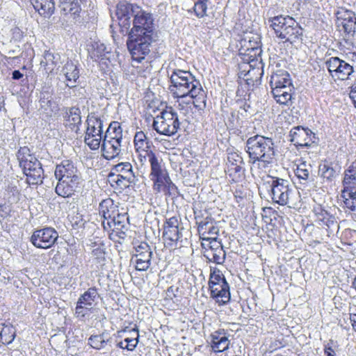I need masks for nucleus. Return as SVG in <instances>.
<instances>
[{
	"label": "nucleus",
	"mask_w": 356,
	"mask_h": 356,
	"mask_svg": "<svg viewBox=\"0 0 356 356\" xmlns=\"http://www.w3.org/2000/svg\"><path fill=\"white\" fill-rule=\"evenodd\" d=\"M98 296L97 291L95 287L89 288L83 294L81 295L77 302L93 309Z\"/></svg>",
	"instance_id": "32"
},
{
	"label": "nucleus",
	"mask_w": 356,
	"mask_h": 356,
	"mask_svg": "<svg viewBox=\"0 0 356 356\" xmlns=\"http://www.w3.org/2000/svg\"><path fill=\"white\" fill-rule=\"evenodd\" d=\"M54 175L58 180L55 188L56 194L63 197H69L78 191L81 177L74 163L70 160H64L56 165Z\"/></svg>",
	"instance_id": "3"
},
{
	"label": "nucleus",
	"mask_w": 356,
	"mask_h": 356,
	"mask_svg": "<svg viewBox=\"0 0 356 356\" xmlns=\"http://www.w3.org/2000/svg\"><path fill=\"white\" fill-rule=\"evenodd\" d=\"M105 248L104 245L102 243L95 244L92 250V257L98 262H102L105 259Z\"/></svg>",
	"instance_id": "44"
},
{
	"label": "nucleus",
	"mask_w": 356,
	"mask_h": 356,
	"mask_svg": "<svg viewBox=\"0 0 356 356\" xmlns=\"http://www.w3.org/2000/svg\"><path fill=\"white\" fill-rule=\"evenodd\" d=\"M225 281H226L225 276L220 270H213L210 274L209 281V286L212 285L220 284V283H225Z\"/></svg>",
	"instance_id": "48"
},
{
	"label": "nucleus",
	"mask_w": 356,
	"mask_h": 356,
	"mask_svg": "<svg viewBox=\"0 0 356 356\" xmlns=\"http://www.w3.org/2000/svg\"><path fill=\"white\" fill-rule=\"evenodd\" d=\"M193 10L197 17H203L207 15V4L197 0L193 6Z\"/></svg>",
	"instance_id": "51"
},
{
	"label": "nucleus",
	"mask_w": 356,
	"mask_h": 356,
	"mask_svg": "<svg viewBox=\"0 0 356 356\" xmlns=\"http://www.w3.org/2000/svg\"><path fill=\"white\" fill-rule=\"evenodd\" d=\"M340 61L341 59L338 57H331L325 62L329 73L333 78H334V74H336V71L339 67Z\"/></svg>",
	"instance_id": "46"
},
{
	"label": "nucleus",
	"mask_w": 356,
	"mask_h": 356,
	"mask_svg": "<svg viewBox=\"0 0 356 356\" xmlns=\"http://www.w3.org/2000/svg\"><path fill=\"white\" fill-rule=\"evenodd\" d=\"M58 238V233L54 228L44 227L34 231L31 242L37 248L47 249L51 248Z\"/></svg>",
	"instance_id": "11"
},
{
	"label": "nucleus",
	"mask_w": 356,
	"mask_h": 356,
	"mask_svg": "<svg viewBox=\"0 0 356 356\" xmlns=\"http://www.w3.org/2000/svg\"><path fill=\"white\" fill-rule=\"evenodd\" d=\"M163 238L169 246L177 247L182 238L184 227L180 226V220L177 217L167 218L163 226Z\"/></svg>",
	"instance_id": "12"
},
{
	"label": "nucleus",
	"mask_w": 356,
	"mask_h": 356,
	"mask_svg": "<svg viewBox=\"0 0 356 356\" xmlns=\"http://www.w3.org/2000/svg\"><path fill=\"white\" fill-rule=\"evenodd\" d=\"M170 90L173 96L184 98L187 96L195 98L202 93V86L192 73L187 70L175 69L170 75Z\"/></svg>",
	"instance_id": "4"
},
{
	"label": "nucleus",
	"mask_w": 356,
	"mask_h": 356,
	"mask_svg": "<svg viewBox=\"0 0 356 356\" xmlns=\"http://www.w3.org/2000/svg\"><path fill=\"white\" fill-rule=\"evenodd\" d=\"M101 145L102 156L106 160H111L117 157L121 152V143L116 140L103 139Z\"/></svg>",
	"instance_id": "23"
},
{
	"label": "nucleus",
	"mask_w": 356,
	"mask_h": 356,
	"mask_svg": "<svg viewBox=\"0 0 356 356\" xmlns=\"http://www.w3.org/2000/svg\"><path fill=\"white\" fill-rule=\"evenodd\" d=\"M0 337L3 343L9 344L12 343L15 337L14 328L6 326L0 332Z\"/></svg>",
	"instance_id": "38"
},
{
	"label": "nucleus",
	"mask_w": 356,
	"mask_h": 356,
	"mask_svg": "<svg viewBox=\"0 0 356 356\" xmlns=\"http://www.w3.org/2000/svg\"><path fill=\"white\" fill-rule=\"evenodd\" d=\"M211 297L216 299L217 302L222 304L228 302L230 300L229 286L227 281L225 283H220L209 286Z\"/></svg>",
	"instance_id": "21"
},
{
	"label": "nucleus",
	"mask_w": 356,
	"mask_h": 356,
	"mask_svg": "<svg viewBox=\"0 0 356 356\" xmlns=\"http://www.w3.org/2000/svg\"><path fill=\"white\" fill-rule=\"evenodd\" d=\"M136 153L138 163L141 167L145 165L148 161L151 168L154 163L161 159L150 149L136 150Z\"/></svg>",
	"instance_id": "28"
},
{
	"label": "nucleus",
	"mask_w": 356,
	"mask_h": 356,
	"mask_svg": "<svg viewBox=\"0 0 356 356\" xmlns=\"http://www.w3.org/2000/svg\"><path fill=\"white\" fill-rule=\"evenodd\" d=\"M245 149L252 164L259 163L266 167L275 161V145L271 138L259 134L251 136L246 140Z\"/></svg>",
	"instance_id": "2"
},
{
	"label": "nucleus",
	"mask_w": 356,
	"mask_h": 356,
	"mask_svg": "<svg viewBox=\"0 0 356 356\" xmlns=\"http://www.w3.org/2000/svg\"><path fill=\"white\" fill-rule=\"evenodd\" d=\"M60 3L64 15L70 13L74 18L79 17L81 8L78 0H60Z\"/></svg>",
	"instance_id": "29"
},
{
	"label": "nucleus",
	"mask_w": 356,
	"mask_h": 356,
	"mask_svg": "<svg viewBox=\"0 0 356 356\" xmlns=\"http://www.w3.org/2000/svg\"><path fill=\"white\" fill-rule=\"evenodd\" d=\"M140 8V7L129 3L125 1H120L117 4L115 16L118 20L120 33L123 35H127L131 27V16L134 17Z\"/></svg>",
	"instance_id": "9"
},
{
	"label": "nucleus",
	"mask_w": 356,
	"mask_h": 356,
	"mask_svg": "<svg viewBox=\"0 0 356 356\" xmlns=\"http://www.w3.org/2000/svg\"><path fill=\"white\" fill-rule=\"evenodd\" d=\"M65 119V127L70 128L76 133L79 130L81 124V111L78 107H71L66 110Z\"/></svg>",
	"instance_id": "20"
},
{
	"label": "nucleus",
	"mask_w": 356,
	"mask_h": 356,
	"mask_svg": "<svg viewBox=\"0 0 356 356\" xmlns=\"http://www.w3.org/2000/svg\"><path fill=\"white\" fill-rule=\"evenodd\" d=\"M350 98L352 99L353 103L356 108V83H355L350 87V91L349 93Z\"/></svg>",
	"instance_id": "61"
},
{
	"label": "nucleus",
	"mask_w": 356,
	"mask_h": 356,
	"mask_svg": "<svg viewBox=\"0 0 356 356\" xmlns=\"http://www.w3.org/2000/svg\"><path fill=\"white\" fill-rule=\"evenodd\" d=\"M200 238L209 242L211 252L223 248L221 241L218 240L217 236H200Z\"/></svg>",
	"instance_id": "47"
},
{
	"label": "nucleus",
	"mask_w": 356,
	"mask_h": 356,
	"mask_svg": "<svg viewBox=\"0 0 356 356\" xmlns=\"http://www.w3.org/2000/svg\"><path fill=\"white\" fill-rule=\"evenodd\" d=\"M103 139L122 143V129L118 122H113L110 124Z\"/></svg>",
	"instance_id": "31"
},
{
	"label": "nucleus",
	"mask_w": 356,
	"mask_h": 356,
	"mask_svg": "<svg viewBox=\"0 0 356 356\" xmlns=\"http://www.w3.org/2000/svg\"><path fill=\"white\" fill-rule=\"evenodd\" d=\"M99 214L104 218L103 220L108 222L113 220V216L117 213L118 207L111 199L104 200L99 206Z\"/></svg>",
	"instance_id": "26"
},
{
	"label": "nucleus",
	"mask_w": 356,
	"mask_h": 356,
	"mask_svg": "<svg viewBox=\"0 0 356 356\" xmlns=\"http://www.w3.org/2000/svg\"><path fill=\"white\" fill-rule=\"evenodd\" d=\"M86 122L85 143L90 149L97 150L99 148L103 140V121L95 114H91L88 116Z\"/></svg>",
	"instance_id": "7"
},
{
	"label": "nucleus",
	"mask_w": 356,
	"mask_h": 356,
	"mask_svg": "<svg viewBox=\"0 0 356 356\" xmlns=\"http://www.w3.org/2000/svg\"><path fill=\"white\" fill-rule=\"evenodd\" d=\"M134 143L136 151L150 149V141L143 131L136 132Z\"/></svg>",
	"instance_id": "36"
},
{
	"label": "nucleus",
	"mask_w": 356,
	"mask_h": 356,
	"mask_svg": "<svg viewBox=\"0 0 356 356\" xmlns=\"http://www.w3.org/2000/svg\"><path fill=\"white\" fill-rule=\"evenodd\" d=\"M112 338L109 334L104 332L99 334L91 335L88 338V344L96 350H108L111 348Z\"/></svg>",
	"instance_id": "24"
},
{
	"label": "nucleus",
	"mask_w": 356,
	"mask_h": 356,
	"mask_svg": "<svg viewBox=\"0 0 356 356\" xmlns=\"http://www.w3.org/2000/svg\"><path fill=\"white\" fill-rule=\"evenodd\" d=\"M293 192L287 180L278 177L273 178L270 195L275 203L282 206L286 205Z\"/></svg>",
	"instance_id": "10"
},
{
	"label": "nucleus",
	"mask_w": 356,
	"mask_h": 356,
	"mask_svg": "<svg viewBox=\"0 0 356 356\" xmlns=\"http://www.w3.org/2000/svg\"><path fill=\"white\" fill-rule=\"evenodd\" d=\"M211 259L217 264H222L225 260L226 253L223 248L211 252Z\"/></svg>",
	"instance_id": "50"
},
{
	"label": "nucleus",
	"mask_w": 356,
	"mask_h": 356,
	"mask_svg": "<svg viewBox=\"0 0 356 356\" xmlns=\"http://www.w3.org/2000/svg\"><path fill=\"white\" fill-rule=\"evenodd\" d=\"M131 332L134 333L136 337H126L124 339L125 348L127 350L133 351L138 343L139 333L137 328H134Z\"/></svg>",
	"instance_id": "40"
},
{
	"label": "nucleus",
	"mask_w": 356,
	"mask_h": 356,
	"mask_svg": "<svg viewBox=\"0 0 356 356\" xmlns=\"http://www.w3.org/2000/svg\"><path fill=\"white\" fill-rule=\"evenodd\" d=\"M314 211L317 217L316 221H318L319 222H322V221H325V220L327 219V217L328 216V214H329L325 210L322 209L321 207L314 208Z\"/></svg>",
	"instance_id": "56"
},
{
	"label": "nucleus",
	"mask_w": 356,
	"mask_h": 356,
	"mask_svg": "<svg viewBox=\"0 0 356 356\" xmlns=\"http://www.w3.org/2000/svg\"><path fill=\"white\" fill-rule=\"evenodd\" d=\"M92 307L83 305L81 303L76 302L75 307L74 315L80 321H84L86 316H88L89 312H90Z\"/></svg>",
	"instance_id": "43"
},
{
	"label": "nucleus",
	"mask_w": 356,
	"mask_h": 356,
	"mask_svg": "<svg viewBox=\"0 0 356 356\" xmlns=\"http://www.w3.org/2000/svg\"><path fill=\"white\" fill-rule=\"evenodd\" d=\"M355 71L353 66L345 60L341 59L339 67L336 71V74H334V78L342 81L348 80L350 79V76Z\"/></svg>",
	"instance_id": "33"
},
{
	"label": "nucleus",
	"mask_w": 356,
	"mask_h": 356,
	"mask_svg": "<svg viewBox=\"0 0 356 356\" xmlns=\"http://www.w3.org/2000/svg\"><path fill=\"white\" fill-rule=\"evenodd\" d=\"M194 106L200 110L203 111L206 108L207 100L206 95H204V90L202 89V93L199 94L195 98H193Z\"/></svg>",
	"instance_id": "49"
},
{
	"label": "nucleus",
	"mask_w": 356,
	"mask_h": 356,
	"mask_svg": "<svg viewBox=\"0 0 356 356\" xmlns=\"http://www.w3.org/2000/svg\"><path fill=\"white\" fill-rule=\"evenodd\" d=\"M115 173L124 175L127 179L136 177L133 172L132 165L129 162H122L113 165L109 174V177L114 176Z\"/></svg>",
	"instance_id": "30"
},
{
	"label": "nucleus",
	"mask_w": 356,
	"mask_h": 356,
	"mask_svg": "<svg viewBox=\"0 0 356 356\" xmlns=\"http://www.w3.org/2000/svg\"><path fill=\"white\" fill-rule=\"evenodd\" d=\"M17 157L19 161V163H22V161H25L26 160L30 159V157H34L30 153V149L28 147H22L17 152Z\"/></svg>",
	"instance_id": "52"
},
{
	"label": "nucleus",
	"mask_w": 356,
	"mask_h": 356,
	"mask_svg": "<svg viewBox=\"0 0 356 356\" xmlns=\"http://www.w3.org/2000/svg\"><path fill=\"white\" fill-rule=\"evenodd\" d=\"M310 169L311 165L307 166L305 163H302L297 166L294 172L301 184H305L310 179Z\"/></svg>",
	"instance_id": "37"
},
{
	"label": "nucleus",
	"mask_w": 356,
	"mask_h": 356,
	"mask_svg": "<svg viewBox=\"0 0 356 356\" xmlns=\"http://www.w3.org/2000/svg\"><path fill=\"white\" fill-rule=\"evenodd\" d=\"M344 175L356 177V161L353 162L344 171Z\"/></svg>",
	"instance_id": "59"
},
{
	"label": "nucleus",
	"mask_w": 356,
	"mask_h": 356,
	"mask_svg": "<svg viewBox=\"0 0 356 356\" xmlns=\"http://www.w3.org/2000/svg\"><path fill=\"white\" fill-rule=\"evenodd\" d=\"M272 93L277 103L287 105L292 98V91L282 89V88H271Z\"/></svg>",
	"instance_id": "35"
},
{
	"label": "nucleus",
	"mask_w": 356,
	"mask_h": 356,
	"mask_svg": "<svg viewBox=\"0 0 356 356\" xmlns=\"http://www.w3.org/2000/svg\"><path fill=\"white\" fill-rule=\"evenodd\" d=\"M321 222L322 223H319L320 225H326L327 227H330L331 225L334 223V217L328 214L327 219L325 220V221H322Z\"/></svg>",
	"instance_id": "62"
},
{
	"label": "nucleus",
	"mask_w": 356,
	"mask_h": 356,
	"mask_svg": "<svg viewBox=\"0 0 356 356\" xmlns=\"http://www.w3.org/2000/svg\"><path fill=\"white\" fill-rule=\"evenodd\" d=\"M127 35V48L134 60L140 63L150 52L152 44L156 40V24L152 13L141 9L137 11Z\"/></svg>",
	"instance_id": "1"
},
{
	"label": "nucleus",
	"mask_w": 356,
	"mask_h": 356,
	"mask_svg": "<svg viewBox=\"0 0 356 356\" xmlns=\"http://www.w3.org/2000/svg\"><path fill=\"white\" fill-rule=\"evenodd\" d=\"M152 127L161 135L173 136L180 127L178 114L172 107H166L154 118Z\"/></svg>",
	"instance_id": "6"
},
{
	"label": "nucleus",
	"mask_w": 356,
	"mask_h": 356,
	"mask_svg": "<svg viewBox=\"0 0 356 356\" xmlns=\"http://www.w3.org/2000/svg\"><path fill=\"white\" fill-rule=\"evenodd\" d=\"M116 179L113 181L116 183L118 186H119L120 188H127L130 184H135L137 179L136 177H133L131 179H127L124 177V175L115 173Z\"/></svg>",
	"instance_id": "45"
},
{
	"label": "nucleus",
	"mask_w": 356,
	"mask_h": 356,
	"mask_svg": "<svg viewBox=\"0 0 356 356\" xmlns=\"http://www.w3.org/2000/svg\"><path fill=\"white\" fill-rule=\"evenodd\" d=\"M145 253H152V251L150 246L145 242H141L139 245L135 247L134 254H143Z\"/></svg>",
	"instance_id": "53"
},
{
	"label": "nucleus",
	"mask_w": 356,
	"mask_h": 356,
	"mask_svg": "<svg viewBox=\"0 0 356 356\" xmlns=\"http://www.w3.org/2000/svg\"><path fill=\"white\" fill-rule=\"evenodd\" d=\"M227 162L230 164V165H237L238 163H242L243 158L236 152H230L227 156Z\"/></svg>",
	"instance_id": "54"
},
{
	"label": "nucleus",
	"mask_w": 356,
	"mask_h": 356,
	"mask_svg": "<svg viewBox=\"0 0 356 356\" xmlns=\"http://www.w3.org/2000/svg\"><path fill=\"white\" fill-rule=\"evenodd\" d=\"M335 15L337 26L342 28L346 40L353 42L356 39V14L352 10L341 8Z\"/></svg>",
	"instance_id": "8"
},
{
	"label": "nucleus",
	"mask_w": 356,
	"mask_h": 356,
	"mask_svg": "<svg viewBox=\"0 0 356 356\" xmlns=\"http://www.w3.org/2000/svg\"><path fill=\"white\" fill-rule=\"evenodd\" d=\"M342 184L343 188L341 190V193H346V191L350 190H356V177L344 175Z\"/></svg>",
	"instance_id": "41"
},
{
	"label": "nucleus",
	"mask_w": 356,
	"mask_h": 356,
	"mask_svg": "<svg viewBox=\"0 0 356 356\" xmlns=\"http://www.w3.org/2000/svg\"><path fill=\"white\" fill-rule=\"evenodd\" d=\"M197 229L200 236H217L219 228L215 225L211 217H207L204 220L195 217Z\"/></svg>",
	"instance_id": "22"
},
{
	"label": "nucleus",
	"mask_w": 356,
	"mask_h": 356,
	"mask_svg": "<svg viewBox=\"0 0 356 356\" xmlns=\"http://www.w3.org/2000/svg\"><path fill=\"white\" fill-rule=\"evenodd\" d=\"M324 351L326 356H335L334 350L328 345L325 346Z\"/></svg>",
	"instance_id": "63"
},
{
	"label": "nucleus",
	"mask_w": 356,
	"mask_h": 356,
	"mask_svg": "<svg viewBox=\"0 0 356 356\" xmlns=\"http://www.w3.org/2000/svg\"><path fill=\"white\" fill-rule=\"evenodd\" d=\"M44 59L45 60V65H48L51 63L52 65H56L55 55L49 51H45L44 53Z\"/></svg>",
	"instance_id": "58"
},
{
	"label": "nucleus",
	"mask_w": 356,
	"mask_h": 356,
	"mask_svg": "<svg viewBox=\"0 0 356 356\" xmlns=\"http://www.w3.org/2000/svg\"><path fill=\"white\" fill-rule=\"evenodd\" d=\"M290 140L298 147H310L315 143V134L309 129L302 127H293L290 131Z\"/></svg>",
	"instance_id": "15"
},
{
	"label": "nucleus",
	"mask_w": 356,
	"mask_h": 356,
	"mask_svg": "<svg viewBox=\"0 0 356 356\" xmlns=\"http://www.w3.org/2000/svg\"><path fill=\"white\" fill-rule=\"evenodd\" d=\"M257 52H259V54L261 53V50L258 48L252 47V48H248L245 51V52H243L242 49H240L239 54L243 55L244 58H243V59L244 60L247 61L248 63H249L250 66H252V65L251 63L255 61L254 58H255Z\"/></svg>",
	"instance_id": "42"
},
{
	"label": "nucleus",
	"mask_w": 356,
	"mask_h": 356,
	"mask_svg": "<svg viewBox=\"0 0 356 356\" xmlns=\"http://www.w3.org/2000/svg\"><path fill=\"white\" fill-rule=\"evenodd\" d=\"M24 173L26 176L29 184H39L42 183L43 169L40 162L34 156L19 163Z\"/></svg>",
	"instance_id": "13"
},
{
	"label": "nucleus",
	"mask_w": 356,
	"mask_h": 356,
	"mask_svg": "<svg viewBox=\"0 0 356 356\" xmlns=\"http://www.w3.org/2000/svg\"><path fill=\"white\" fill-rule=\"evenodd\" d=\"M270 86L271 88H282V89L293 91V86L290 74L285 70H278L271 75Z\"/></svg>",
	"instance_id": "18"
},
{
	"label": "nucleus",
	"mask_w": 356,
	"mask_h": 356,
	"mask_svg": "<svg viewBox=\"0 0 356 356\" xmlns=\"http://www.w3.org/2000/svg\"><path fill=\"white\" fill-rule=\"evenodd\" d=\"M61 74L65 76V86L70 88L76 86L80 73L78 65L72 60H69L63 65Z\"/></svg>",
	"instance_id": "17"
},
{
	"label": "nucleus",
	"mask_w": 356,
	"mask_h": 356,
	"mask_svg": "<svg viewBox=\"0 0 356 356\" xmlns=\"http://www.w3.org/2000/svg\"><path fill=\"white\" fill-rule=\"evenodd\" d=\"M120 209L118 210L117 213L115 216H113V220L108 222L105 220L102 221V225L105 230H109L113 229H120L124 227L126 221L129 220L127 213L123 212L120 213Z\"/></svg>",
	"instance_id": "27"
},
{
	"label": "nucleus",
	"mask_w": 356,
	"mask_h": 356,
	"mask_svg": "<svg viewBox=\"0 0 356 356\" xmlns=\"http://www.w3.org/2000/svg\"><path fill=\"white\" fill-rule=\"evenodd\" d=\"M268 24L277 38L293 44L302 35V29L296 20L290 17L279 15L268 19Z\"/></svg>",
	"instance_id": "5"
},
{
	"label": "nucleus",
	"mask_w": 356,
	"mask_h": 356,
	"mask_svg": "<svg viewBox=\"0 0 356 356\" xmlns=\"http://www.w3.org/2000/svg\"><path fill=\"white\" fill-rule=\"evenodd\" d=\"M105 50L106 46L104 44H97L96 47L95 49V51L97 52V54H95L94 56H96L97 58L102 56Z\"/></svg>",
	"instance_id": "60"
},
{
	"label": "nucleus",
	"mask_w": 356,
	"mask_h": 356,
	"mask_svg": "<svg viewBox=\"0 0 356 356\" xmlns=\"http://www.w3.org/2000/svg\"><path fill=\"white\" fill-rule=\"evenodd\" d=\"M161 159L150 168L149 178L153 182V190L156 193H161L168 180L170 181L169 175Z\"/></svg>",
	"instance_id": "14"
},
{
	"label": "nucleus",
	"mask_w": 356,
	"mask_h": 356,
	"mask_svg": "<svg viewBox=\"0 0 356 356\" xmlns=\"http://www.w3.org/2000/svg\"><path fill=\"white\" fill-rule=\"evenodd\" d=\"M350 321L353 330L356 332V314L350 315Z\"/></svg>",
	"instance_id": "64"
},
{
	"label": "nucleus",
	"mask_w": 356,
	"mask_h": 356,
	"mask_svg": "<svg viewBox=\"0 0 356 356\" xmlns=\"http://www.w3.org/2000/svg\"><path fill=\"white\" fill-rule=\"evenodd\" d=\"M229 334L224 329H218L211 334V347L215 353H222L229 348Z\"/></svg>",
	"instance_id": "16"
},
{
	"label": "nucleus",
	"mask_w": 356,
	"mask_h": 356,
	"mask_svg": "<svg viewBox=\"0 0 356 356\" xmlns=\"http://www.w3.org/2000/svg\"><path fill=\"white\" fill-rule=\"evenodd\" d=\"M341 166L337 162L324 160L320 163L318 172L321 177L327 181H332L339 175Z\"/></svg>",
	"instance_id": "19"
},
{
	"label": "nucleus",
	"mask_w": 356,
	"mask_h": 356,
	"mask_svg": "<svg viewBox=\"0 0 356 356\" xmlns=\"http://www.w3.org/2000/svg\"><path fill=\"white\" fill-rule=\"evenodd\" d=\"M152 257V253L134 254L132 260H134L136 264V269L139 271L147 270L151 265Z\"/></svg>",
	"instance_id": "34"
},
{
	"label": "nucleus",
	"mask_w": 356,
	"mask_h": 356,
	"mask_svg": "<svg viewBox=\"0 0 356 356\" xmlns=\"http://www.w3.org/2000/svg\"><path fill=\"white\" fill-rule=\"evenodd\" d=\"M341 197L343 199V202L346 208L351 211L356 210V202L353 198L348 196L347 193H341Z\"/></svg>",
	"instance_id": "55"
},
{
	"label": "nucleus",
	"mask_w": 356,
	"mask_h": 356,
	"mask_svg": "<svg viewBox=\"0 0 356 356\" xmlns=\"http://www.w3.org/2000/svg\"><path fill=\"white\" fill-rule=\"evenodd\" d=\"M177 186L172 183L171 179H170V181L168 180V183L166 185H165L163 190L162 192L165 193H169L170 195L172 193H174L177 191Z\"/></svg>",
	"instance_id": "57"
},
{
	"label": "nucleus",
	"mask_w": 356,
	"mask_h": 356,
	"mask_svg": "<svg viewBox=\"0 0 356 356\" xmlns=\"http://www.w3.org/2000/svg\"><path fill=\"white\" fill-rule=\"evenodd\" d=\"M34 9L44 17H50L54 13L55 6L53 0H31Z\"/></svg>",
	"instance_id": "25"
},
{
	"label": "nucleus",
	"mask_w": 356,
	"mask_h": 356,
	"mask_svg": "<svg viewBox=\"0 0 356 356\" xmlns=\"http://www.w3.org/2000/svg\"><path fill=\"white\" fill-rule=\"evenodd\" d=\"M227 172L229 175L233 178L234 181H238L243 177L245 169L237 164L229 165Z\"/></svg>",
	"instance_id": "39"
}]
</instances>
